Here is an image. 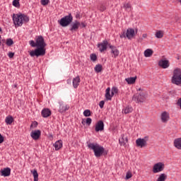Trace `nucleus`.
I'll list each match as a JSON object with an SVG mask.
<instances>
[{"label": "nucleus", "instance_id": "nucleus-1", "mask_svg": "<svg viewBox=\"0 0 181 181\" xmlns=\"http://www.w3.org/2000/svg\"><path fill=\"white\" fill-rule=\"evenodd\" d=\"M35 42L37 43V49L30 51V56L31 57L45 56L46 54V49L45 47L47 46L46 42H45V38H43V36L39 35L36 37Z\"/></svg>", "mask_w": 181, "mask_h": 181}, {"label": "nucleus", "instance_id": "nucleus-2", "mask_svg": "<svg viewBox=\"0 0 181 181\" xmlns=\"http://www.w3.org/2000/svg\"><path fill=\"white\" fill-rule=\"evenodd\" d=\"M88 148L93 151L94 155L96 158H100V156H103V155H107V152H105L104 147L100 146L98 144H88Z\"/></svg>", "mask_w": 181, "mask_h": 181}, {"label": "nucleus", "instance_id": "nucleus-3", "mask_svg": "<svg viewBox=\"0 0 181 181\" xmlns=\"http://www.w3.org/2000/svg\"><path fill=\"white\" fill-rule=\"evenodd\" d=\"M171 83L175 86L181 87V69L180 68H175L173 71V76L171 78Z\"/></svg>", "mask_w": 181, "mask_h": 181}, {"label": "nucleus", "instance_id": "nucleus-4", "mask_svg": "<svg viewBox=\"0 0 181 181\" xmlns=\"http://www.w3.org/2000/svg\"><path fill=\"white\" fill-rule=\"evenodd\" d=\"M71 22H73V16L71 13H69L68 16H65L64 18L58 21V23L61 26H62V28L69 26Z\"/></svg>", "mask_w": 181, "mask_h": 181}, {"label": "nucleus", "instance_id": "nucleus-5", "mask_svg": "<svg viewBox=\"0 0 181 181\" xmlns=\"http://www.w3.org/2000/svg\"><path fill=\"white\" fill-rule=\"evenodd\" d=\"M147 98L148 93L145 92H141L138 95H134L132 98V100L133 101H136V103H144Z\"/></svg>", "mask_w": 181, "mask_h": 181}, {"label": "nucleus", "instance_id": "nucleus-6", "mask_svg": "<svg viewBox=\"0 0 181 181\" xmlns=\"http://www.w3.org/2000/svg\"><path fill=\"white\" fill-rule=\"evenodd\" d=\"M134 36H135V30L133 28H128L127 30V33H125V32H124L123 34L120 35V37L122 39L124 37H127V39H132Z\"/></svg>", "mask_w": 181, "mask_h": 181}, {"label": "nucleus", "instance_id": "nucleus-7", "mask_svg": "<svg viewBox=\"0 0 181 181\" xmlns=\"http://www.w3.org/2000/svg\"><path fill=\"white\" fill-rule=\"evenodd\" d=\"M13 21L16 26H22V25H23V21L22 20L21 14L13 15Z\"/></svg>", "mask_w": 181, "mask_h": 181}, {"label": "nucleus", "instance_id": "nucleus-8", "mask_svg": "<svg viewBox=\"0 0 181 181\" xmlns=\"http://www.w3.org/2000/svg\"><path fill=\"white\" fill-rule=\"evenodd\" d=\"M107 40H103L101 43L98 44V47L99 48L100 52L103 53L105 50H107V46H110Z\"/></svg>", "mask_w": 181, "mask_h": 181}, {"label": "nucleus", "instance_id": "nucleus-9", "mask_svg": "<svg viewBox=\"0 0 181 181\" xmlns=\"http://www.w3.org/2000/svg\"><path fill=\"white\" fill-rule=\"evenodd\" d=\"M170 117L169 116V112L165 111L163 112L160 115V119L164 124H166L169 121Z\"/></svg>", "mask_w": 181, "mask_h": 181}, {"label": "nucleus", "instance_id": "nucleus-10", "mask_svg": "<svg viewBox=\"0 0 181 181\" xmlns=\"http://www.w3.org/2000/svg\"><path fill=\"white\" fill-rule=\"evenodd\" d=\"M95 131L96 132H100V131H104V122L100 120L95 125Z\"/></svg>", "mask_w": 181, "mask_h": 181}, {"label": "nucleus", "instance_id": "nucleus-11", "mask_svg": "<svg viewBox=\"0 0 181 181\" xmlns=\"http://www.w3.org/2000/svg\"><path fill=\"white\" fill-rule=\"evenodd\" d=\"M136 146H140V148H144V146H146L147 143L145 139H137L136 140Z\"/></svg>", "mask_w": 181, "mask_h": 181}, {"label": "nucleus", "instance_id": "nucleus-12", "mask_svg": "<svg viewBox=\"0 0 181 181\" xmlns=\"http://www.w3.org/2000/svg\"><path fill=\"white\" fill-rule=\"evenodd\" d=\"M81 25L78 21H75L74 23H73L71 25L70 30L71 32H77L78 30L79 26Z\"/></svg>", "mask_w": 181, "mask_h": 181}, {"label": "nucleus", "instance_id": "nucleus-13", "mask_svg": "<svg viewBox=\"0 0 181 181\" xmlns=\"http://www.w3.org/2000/svg\"><path fill=\"white\" fill-rule=\"evenodd\" d=\"M109 47L111 49V53L113 54L115 59L118 57L119 55V50L117 49V47L109 45Z\"/></svg>", "mask_w": 181, "mask_h": 181}, {"label": "nucleus", "instance_id": "nucleus-14", "mask_svg": "<svg viewBox=\"0 0 181 181\" xmlns=\"http://www.w3.org/2000/svg\"><path fill=\"white\" fill-rule=\"evenodd\" d=\"M40 135H41L40 130H35L30 133L31 138H33V139H34L35 141H37V139L40 138Z\"/></svg>", "mask_w": 181, "mask_h": 181}, {"label": "nucleus", "instance_id": "nucleus-15", "mask_svg": "<svg viewBox=\"0 0 181 181\" xmlns=\"http://www.w3.org/2000/svg\"><path fill=\"white\" fill-rule=\"evenodd\" d=\"M159 66L162 67V69H168L170 64H169V60L167 59H160L159 61Z\"/></svg>", "mask_w": 181, "mask_h": 181}, {"label": "nucleus", "instance_id": "nucleus-16", "mask_svg": "<svg viewBox=\"0 0 181 181\" xmlns=\"http://www.w3.org/2000/svg\"><path fill=\"white\" fill-rule=\"evenodd\" d=\"M119 144L121 146H125L128 144V136L122 134V138L119 139Z\"/></svg>", "mask_w": 181, "mask_h": 181}, {"label": "nucleus", "instance_id": "nucleus-17", "mask_svg": "<svg viewBox=\"0 0 181 181\" xmlns=\"http://www.w3.org/2000/svg\"><path fill=\"white\" fill-rule=\"evenodd\" d=\"M41 115H42L43 118H48L52 115V111L49 108H45L42 110Z\"/></svg>", "mask_w": 181, "mask_h": 181}, {"label": "nucleus", "instance_id": "nucleus-18", "mask_svg": "<svg viewBox=\"0 0 181 181\" xmlns=\"http://www.w3.org/2000/svg\"><path fill=\"white\" fill-rule=\"evenodd\" d=\"M69 108H70L69 105H65L63 103H59V112H61V113L66 112V111H67Z\"/></svg>", "mask_w": 181, "mask_h": 181}, {"label": "nucleus", "instance_id": "nucleus-19", "mask_svg": "<svg viewBox=\"0 0 181 181\" xmlns=\"http://www.w3.org/2000/svg\"><path fill=\"white\" fill-rule=\"evenodd\" d=\"M1 176H4V177H6L8 176H11V168H6L4 170L1 171Z\"/></svg>", "mask_w": 181, "mask_h": 181}, {"label": "nucleus", "instance_id": "nucleus-20", "mask_svg": "<svg viewBox=\"0 0 181 181\" xmlns=\"http://www.w3.org/2000/svg\"><path fill=\"white\" fill-rule=\"evenodd\" d=\"M54 146L55 148V151H59V149H62V148H63V141L58 140L54 144Z\"/></svg>", "mask_w": 181, "mask_h": 181}, {"label": "nucleus", "instance_id": "nucleus-21", "mask_svg": "<svg viewBox=\"0 0 181 181\" xmlns=\"http://www.w3.org/2000/svg\"><path fill=\"white\" fill-rule=\"evenodd\" d=\"M80 86V76H77L73 79V87L74 88H77Z\"/></svg>", "mask_w": 181, "mask_h": 181}, {"label": "nucleus", "instance_id": "nucleus-22", "mask_svg": "<svg viewBox=\"0 0 181 181\" xmlns=\"http://www.w3.org/2000/svg\"><path fill=\"white\" fill-rule=\"evenodd\" d=\"M174 146L181 151V138H177L174 140Z\"/></svg>", "mask_w": 181, "mask_h": 181}, {"label": "nucleus", "instance_id": "nucleus-23", "mask_svg": "<svg viewBox=\"0 0 181 181\" xmlns=\"http://www.w3.org/2000/svg\"><path fill=\"white\" fill-rule=\"evenodd\" d=\"M91 122H93V119H91L90 117H88L86 119H83L81 124L82 125H91Z\"/></svg>", "mask_w": 181, "mask_h": 181}, {"label": "nucleus", "instance_id": "nucleus-24", "mask_svg": "<svg viewBox=\"0 0 181 181\" xmlns=\"http://www.w3.org/2000/svg\"><path fill=\"white\" fill-rule=\"evenodd\" d=\"M125 81L129 84H135V82L136 81V76L127 78Z\"/></svg>", "mask_w": 181, "mask_h": 181}, {"label": "nucleus", "instance_id": "nucleus-25", "mask_svg": "<svg viewBox=\"0 0 181 181\" xmlns=\"http://www.w3.org/2000/svg\"><path fill=\"white\" fill-rule=\"evenodd\" d=\"M153 54V51L151 49H147L144 51L145 57H151Z\"/></svg>", "mask_w": 181, "mask_h": 181}, {"label": "nucleus", "instance_id": "nucleus-26", "mask_svg": "<svg viewBox=\"0 0 181 181\" xmlns=\"http://www.w3.org/2000/svg\"><path fill=\"white\" fill-rule=\"evenodd\" d=\"M31 173L33 175L34 181H39V174L37 170H31Z\"/></svg>", "mask_w": 181, "mask_h": 181}, {"label": "nucleus", "instance_id": "nucleus-27", "mask_svg": "<svg viewBox=\"0 0 181 181\" xmlns=\"http://www.w3.org/2000/svg\"><path fill=\"white\" fill-rule=\"evenodd\" d=\"M5 122L7 124V125H11V124L13 122V117L12 116L6 117Z\"/></svg>", "mask_w": 181, "mask_h": 181}, {"label": "nucleus", "instance_id": "nucleus-28", "mask_svg": "<svg viewBox=\"0 0 181 181\" xmlns=\"http://www.w3.org/2000/svg\"><path fill=\"white\" fill-rule=\"evenodd\" d=\"M168 180V174L161 173L159 175V181H166Z\"/></svg>", "mask_w": 181, "mask_h": 181}, {"label": "nucleus", "instance_id": "nucleus-29", "mask_svg": "<svg viewBox=\"0 0 181 181\" xmlns=\"http://www.w3.org/2000/svg\"><path fill=\"white\" fill-rule=\"evenodd\" d=\"M110 89L107 88L106 89L105 98L106 100H111L112 98V95L110 93Z\"/></svg>", "mask_w": 181, "mask_h": 181}, {"label": "nucleus", "instance_id": "nucleus-30", "mask_svg": "<svg viewBox=\"0 0 181 181\" xmlns=\"http://www.w3.org/2000/svg\"><path fill=\"white\" fill-rule=\"evenodd\" d=\"M95 71L96 73H101V71H103V65L101 64H97L95 66Z\"/></svg>", "mask_w": 181, "mask_h": 181}, {"label": "nucleus", "instance_id": "nucleus-31", "mask_svg": "<svg viewBox=\"0 0 181 181\" xmlns=\"http://www.w3.org/2000/svg\"><path fill=\"white\" fill-rule=\"evenodd\" d=\"M21 19L23 20V22L25 23H28L29 22V17L25 14H21Z\"/></svg>", "mask_w": 181, "mask_h": 181}, {"label": "nucleus", "instance_id": "nucleus-32", "mask_svg": "<svg viewBox=\"0 0 181 181\" xmlns=\"http://www.w3.org/2000/svg\"><path fill=\"white\" fill-rule=\"evenodd\" d=\"M132 107L127 106L124 110H123L124 114H129V112H132Z\"/></svg>", "mask_w": 181, "mask_h": 181}, {"label": "nucleus", "instance_id": "nucleus-33", "mask_svg": "<svg viewBox=\"0 0 181 181\" xmlns=\"http://www.w3.org/2000/svg\"><path fill=\"white\" fill-rule=\"evenodd\" d=\"M153 173H158L159 172V163H157L156 165H154L153 168Z\"/></svg>", "mask_w": 181, "mask_h": 181}, {"label": "nucleus", "instance_id": "nucleus-34", "mask_svg": "<svg viewBox=\"0 0 181 181\" xmlns=\"http://www.w3.org/2000/svg\"><path fill=\"white\" fill-rule=\"evenodd\" d=\"M84 117H91V110H86L83 111Z\"/></svg>", "mask_w": 181, "mask_h": 181}, {"label": "nucleus", "instance_id": "nucleus-35", "mask_svg": "<svg viewBox=\"0 0 181 181\" xmlns=\"http://www.w3.org/2000/svg\"><path fill=\"white\" fill-rule=\"evenodd\" d=\"M6 44L7 46H12V45H13V40L11 38H8Z\"/></svg>", "mask_w": 181, "mask_h": 181}, {"label": "nucleus", "instance_id": "nucleus-36", "mask_svg": "<svg viewBox=\"0 0 181 181\" xmlns=\"http://www.w3.org/2000/svg\"><path fill=\"white\" fill-rule=\"evenodd\" d=\"M165 170V163H159V172H162Z\"/></svg>", "mask_w": 181, "mask_h": 181}, {"label": "nucleus", "instance_id": "nucleus-37", "mask_svg": "<svg viewBox=\"0 0 181 181\" xmlns=\"http://www.w3.org/2000/svg\"><path fill=\"white\" fill-rule=\"evenodd\" d=\"M19 1H20V0H13V5L16 8H19V6H21V4H19Z\"/></svg>", "mask_w": 181, "mask_h": 181}, {"label": "nucleus", "instance_id": "nucleus-38", "mask_svg": "<svg viewBox=\"0 0 181 181\" xmlns=\"http://www.w3.org/2000/svg\"><path fill=\"white\" fill-rule=\"evenodd\" d=\"M123 8L127 11V9H131V8H132V6H131V4L127 3L124 4Z\"/></svg>", "mask_w": 181, "mask_h": 181}, {"label": "nucleus", "instance_id": "nucleus-39", "mask_svg": "<svg viewBox=\"0 0 181 181\" xmlns=\"http://www.w3.org/2000/svg\"><path fill=\"white\" fill-rule=\"evenodd\" d=\"M90 60L92 62H96L97 61V55L95 54H91L90 55Z\"/></svg>", "mask_w": 181, "mask_h": 181}, {"label": "nucleus", "instance_id": "nucleus-40", "mask_svg": "<svg viewBox=\"0 0 181 181\" xmlns=\"http://www.w3.org/2000/svg\"><path fill=\"white\" fill-rule=\"evenodd\" d=\"M30 47H37L36 41H35H35H34L33 40H32L30 41Z\"/></svg>", "mask_w": 181, "mask_h": 181}, {"label": "nucleus", "instance_id": "nucleus-41", "mask_svg": "<svg viewBox=\"0 0 181 181\" xmlns=\"http://www.w3.org/2000/svg\"><path fill=\"white\" fill-rule=\"evenodd\" d=\"M131 177H132V173L129 171L126 174V180H128V179H131Z\"/></svg>", "mask_w": 181, "mask_h": 181}, {"label": "nucleus", "instance_id": "nucleus-42", "mask_svg": "<svg viewBox=\"0 0 181 181\" xmlns=\"http://www.w3.org/2000/svg\"><path fill=\"white\" fill-rule=\"evenodd\" d=\"M105 9H107L105 8V6H104L103 4H100L99 6V11H100V12H104V11H105Z\"/></svg>", "mask_w": 181, "mask_h": 181}, {"label": "nucleus", "instance_id": "nucleus-43", "mask_svg": "<svg viewBox=\"0 0 181 181\" xmlns=\"http://www.w3.org/2000/svg\"><path fill=\"white\" fill-rule=\"evenodd\" d=\"M49 4V0H41V5L43 6H46V5Z\"/></svg>", "mask_w": 181, "mask_h": 181}, {"label": "nucleus", "instance_id": "nucleus-44", "mask_svg": "<svg viewBox=\"0 0 181 181\" xmlns=\"http://www.w3.org/2000/svg\"><path fill=\"white\" fill-rule=\"evenodd\" d=\"M104 104H105V102L104 100H101L99 103V106L100 107V108H104Z\"/></svg>", "mask_w": 181, "mask_h": 181}, {"label": "nucleus", "instance_id": "nucleus-45", "mask_svg": "<svg viewBox=\"0 0 181 181\" xmlns=\"http://www.w3.org/2000/svg\"><path fill=\"white\" fill-rule=\"evenodd\" d=\"M32 127H34V128H36L37 127V122L34 121L32 124L30 125V128H32Z\"/></svg>", "mask_w": 181, "mask_h": 181}, {"label": "nucleus", "instance_id": "nucleus-46", "mask_svg": "<svg viewBox=\"0 0 181 181\" xmlns=\"http://www.w3.org/2000/svg\"><path fill=\"white\" fill-rule=\"evenodd\" d=\"M13 56H15V53H13V52H8V57L10 59H12V57H13Z\"/></svg>", "mask_w": 181, "mask_h": 181}, {"label": "nucleus", "instance_id": "nucleus-47", "mask_svg": "<svg viewBox=\"0 0 181 181\" xmlns=\"http://www.w3.org/2000/svg\"><path fill=\"white\" fill-rule=\"evenodd\" d=\"M163 35H164L163 31L160 30V31H159V38H160V39L162 38V37L163 36Z\"/></svg>", "mask_w": 181, "mask_h": 181}, {"label": "nucleus", "instance_id": "nucleus-48", "mask_svg": "<svg viewBox=\"0 0 181 181\" xmlns=\"http://www.w3.org/2000/svg\"><path fill=\"white\" fill-rule=\"evenodd\" d=\"M177 104L181 109V98L178 99Z\"/></svg>", "mask_w": 181, "mask_h": 181}, {"label": "nucleus", "instance_id": "nucleus-49", "mask_svg": "<svg viewBox=\"0 0 181 181\" xmlns=\"http://www.w3.org/2000/svg\"><path fill=\"white\" fill-rule=\"evenodd\" d=\"M112 91H113V93H118V89L117 88H112Z\"/></svg>", "mask_w": 181, "mask_h": 181}, {"label": "nucleus", "instance_id": "nucleus-50", "mask_svg": "<svg viewBox=\"0 0 181 181\" xmlns=\"http://www.w3.org/2000/svg\"><path fill=\"white\" fill-rule=\"evenodd\" d=\"M86 23H81L79 27H81V28H86Z\"/></svg>", "mask_w": 181, "mask_h": 181}, {"label": "nucleus", "instance_id": "nucleus-51", "mask_svg": "<svg viewBox=\"0 0 181 181\" xmlns=\"http://www.w3.org/2000/svg\"><path fill=\"white\" fill-rule=\"evenodd\" d=\"M142 37L146 39V37H148V34H143Z\"/></svg>", "mask_w": 181, "mask_h": 181}, {"label": "nucleus", "instance_id": "nucleus-52", "mask_svg": "<svg viewBox=\"0 0 181 181\" xmlns=\"http://www.w3.org/2000/svg\"><path fill=\"white\" fill-rule=\"evenodd\" d=\"M156 37L159 39V31H157L156 33Z\"/></svg>", "mask_w": 181, "mask_h": 181}, {"label": "nucleus", "instance_id": "nucleus-53", "mask_svg": "<svg viewBox=\"0 0 181 181\" xmlns=\"http://www.w3.org/2000/svg\"><path fill=\"white\" fill-rule=\"evenodd\" d=\"M110 95H112V97L114 95V91H112V93Z\"/></svg>", "mask_w": 181, "mask_h": 181}, {"label": "nucleus", "instance_id": "nucleus-54", "mask_svg": "<svg viewBox=\"0 0 181 181\" xmlns=\"http://www.w3.org/2000/svg\"><path fill=\"white\" fill-rule=\"evenodd\" d=\"M16 87H18V85L15 84L14 85V88H16Z\"/></svg>", "mask_w": 181, "mask_h": 181}, {"label": "nucleus", "instance_id": "nucleus-55", "mask_svg": "<svg viewBox=\"0 0 181 181\" xmlns=\"http://www.w3.org/2000/svg\"><path fill=\"white\" fill-rule=\"evenodd\" d=\"M0 32H2V28H0Z\"/></svg>", "mask_w": 181, "mask_h": 181}, {"label": "nucleus", "instance_id": "nucleus-56", "mask_svg": "<svg viewBox=\"0 0 181 181\" xmlns=\"http://www.w3.org/2000/svg\"><path fill=\"white\" fill-rule=\"evenodd\" d=\"M157 181H160L159 178L157 179Z\"/></svg>", "mask_w": 181, "mask_h": 181}, {"label": "nucleus", "instance_id": "nucleus-57", "mask_svg": "<svg viewBox=\"0 0 181 181\" xmlns=\"http://www.w3.org/2000/svg\"><path fill=\"white\" fill-rule=\"evenodd\" d=\"M139 91H141V88H139Z\"/></svg>", "mask_w": 181, "mask_h": 181}, {"label": "nucleus", "instance_id": "nucleus-58", "mask_svg": "<svg viewBox=\"0 0 181 181\" xmlns=\"http://www.w3.org/2000/svg\"><path fill=\"white\" fill-rule=\"evenodd\" d=\"M1 35H0V39H1Z\"/></svg>", "mask_w": 181, "mask_h": 181}]
</instances>
